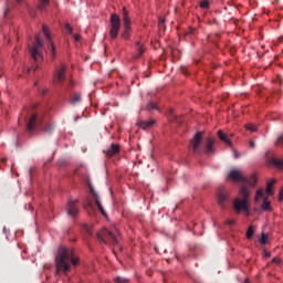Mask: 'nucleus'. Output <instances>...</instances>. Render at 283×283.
<instances>
[{
    "instance_id": "obj_29",
    "label": "nucleus",
    "mask_w": 283,
    "mask_h": 283,
    "mask_svg": "<svg viewBox=\"0 0 283 283\" xmlns=\"http://www.w3.org/2000/svg\"><path fill=\"white\" fill-rule=\"evenodd\" d=\"M115 283H129V280L117 276L115 277Z\"/></svg>"
},
{
    "instance_id": "obj_17",
    "label": "nucleus",
    "mask_w": 283,
    "mask_h": 283,
    "mask_svg": "<svg viewBox=\"0 0 283 283\" xmlns=\"http://www.w3.org/2000/svg\"><path fill=\"white\" fill-rule=\"evenodd\" d=\"M213 145H216V142L212 138H209L208 144L206 146L207 154H213Z\"/></svg>"
},
{
    "instance_id": "obj_36",
    "label": "nucleus",
    "mask_w": 283,
    "mask_h": 283,
    "mask_svg": "<svg viewBox=\"0 0 283 283\" xmlns=\"http://www.w3.org/2000/svg\"><path fill=\"white\" fill-rule=\"evenodd\" d=\"M249 145H250V147H255V142H253V140H250V143H249Z\"/></svg>"
},
{
    "instance_id": "obj_14",
    "label": "nucleus",
    "mask_w": 283,
    "mask_h": 283,
    "mask_svg": "<svg viewBox=\"0 0 283 283\" xmlns=\"http://www.w3.org/2000/svg\"><path fill=\"white\" fill-rule=\"evenodd\" d=\"M120 151V147L116 144H113L107 150L106 156H116Z\"/></svg>"
},
{
    "instance_id": "obj_10",
    "label": "nucleus",
    "mask_w": 283,
    "mask_h": 283,
    "mask_svg": "<svg viewBox=\"0 0 283 283\" xmlns=\"http://www.w3.org/2000/svg\"><path fill=\"white\" fill-rule=\"evenodd\" d=\"M43 32L49 41V50L51 52V56L52 59H56V46H54V42H52V35H50V30L48 29V27H43Z\"/></svg>"
},
{
    "instance_id": "obj_35",
    "label": "nucleus",
    "mask_w": 283,
    "mask_h": 283,
    "mask_svg": "<svg viewBox=\"0 0 283 283\" xmlns=\"http://www.w3.org/2000/svg\"><path fill=\"white\" fill-rule=\"evenodd\" d=\"M74 39H75V41H81V35L80 34H75Z\"/></svg>"
},
{
    "instance_id": "obj_38",
    "label": "nucleus",
    "mask_w": 283,
    "mask_h": 283,
    "mask_svg": "<svg viewBox=\"0 0 283 283\" xmlns=\"http://www.w3.org/2000/svg\"><path fill=\"white\" fill-rule=\"evenodd\" d=\"M264 258H271V252H264Z\"/></svg>"
},
{
    "instance_id": "obj_27",
    "label": "nucleus",
    "mask_w": 283,
    "mask_h": 283,
    "mask_svg": "<svg viewBox=\"0 0 283 283\" xmlns=\"http://www.w3.org/2000/svg\"><path fill=\"white\" fill-rule=\"evenodd\" d=\"M253 233H254L253 226H250L248 231H247L248 240H251V238H253Z\"/></svg>"
},
{
    "instance_id": "obj_42",
    "label": "nucleus",
    "mask_w": 283,
    "mask_h": 283,
    "mask_svg": "<svg viewBox=\"0 0 283 283\" xmlns=\"http://www.w3.org/2000/svg\"><path fill=\"white\" fill-rule=\"evenodd\" d=\"M244 283H249V280H245V282Z\"/></svg>"
},
{
    "instance_id": "obj_30",
    "label": "nucleus",
    "mask_w": 283,
    "mask_h": 283,
    "mask_svg": "<svg viewBox=\"0 0 283 283\" xmlns=\"http://www.w3.org/2000/svg\"><path fill=\"white\" fill-rule=\"evenodd\" d=\"M65 30L69 31V34H74V28L70 23H65Z\"/></svg>"
},
{
    "instance_id": "obj_1",
    "label": "nucleus",
    "mask_w": 283,
    "mask_h": 283,
    "mask_svg": "<svg viewBox=\"0 0 283 283\" xmlns=\"http://www.w3.org/2000/svg\"><path fill=\"white\" fill-rule=\"evenodd\" d=\"M70 262L74 266L78 264V258L74 256V250L60 247L57 250V254L55 255V269L56 275H61V273H67L70 271Z\"/></svg>"
},
{
    "instance_id": "obj_32",
    "label": "nucleus",
    "mask_w": 283,
    "mask_h": 283,
    "mask_svg": "<svg viewBox=\"0 0 283 283\" xmlns=\"http://www.w3.org/2000/svg\"><path fill=\"white\" fill-rule=\"evenodd\" d=\"M279 200H280V202H282V200H283V187L280 189Z\"/></svg>"
},
{
    "instance_id": "obj_26",
    "label": "nucleus",
    "mask_w": 283,
    "mask_h": 283,
    "mask_svg": "<svg viewBox=\"0 0 283 283\" xmlns=\"http://www.w3.org/2000/svg\"><path fill=\"white\" fill-rule=\"evenodd\" d=\"M245 129H248L249 132H258V126L253 124H245Z\"/></svg>"
},
{
    "instance_id": "obj_18",
    "label": "nucleus",
    "mask_w": 283,
    "mask_h": 283,
    "mask_svg": "<svg viewBox=\"0 0 283 283\" xmlns=\"http://www.w3.org/2000/svg\"><path fill=\"white\" fill-rule=\"evenodd\" d=\"M136 50H137V59H140V55L145 52V48L140 42H136Z\"/></svg>"
},
{
    "instance_id": "obj_33",
    "label": "nucleus",
    "mask_w": 283,
    "mask_h": 283,
    "mask_svg": "<svg viewBox=\"0 0 283 283\" xmlns=\"http://www.w3.org/2000/svg\"><path fill=\"white\" fill-rule=\"evenodd\" d=\"M164 24H165V18H160V19H159L158 27H159V28H163Z\"/></svg>"
},
{
    "instance_id": "obj_31",
    "label": "nucleus",
    "mask_w": 283,
    "mask_h": 283,
    "mask_svg": "<svg viewBox=\"0 0 283 283\" xmlns=\"http://www.w3.org/2000/svg\"><path fill=\"white\" fill-rule=\"evenodd\" d=\"M200 8H209V1L208 0H203L200 2Z\"/></svg>"
},
{
    "instance_id": "obj_23",
    "label": "nucleus",
    "mask_w": 283,
    "mask_h": 283,
    "mask_svg": "<svg viewBox=\"0 0 283 283\" xmlns=\"http://www.w3.org/2000/svg\"><path fill=\"white\" fill-rule=\"evenodd\" d=\"M49 3H50V0H39V8L41 10H45V8H48Z\"/></svg>"
},
{
    "instance_id": "obj_20",
    "label": "nucleus",
    "mask_w": 283,
    "mask_h": 283,
    "mask_svg": "<svg viewBox=\"0 0 283 283\" xmlns=\"http://www.w3.org/2000/svg\"><path fill=\"white\" fill-rule=\"evenodd\" d=\"M273 185H275V180L272 179L268 182V186H266V193L268 196H273Z\"/></svg>"
},
{
    "instance_id": "obj_15",
    "label": "nucleus",
    "mask_w": 283,
    "mask_h": 283,
    "mask_svg": "<svg viewBox=\"0 0 283 283\" xmlns=\"http://www.w3.org/2000/svg\"><path fill=\"white\" fill-rule=\"evenodd\" d=\"M34 127H36V115H33V116L30 118V120H29V123H28V126H27L28 132H33V130H34Z\"/></svg>"
},
{
    "instance_id": "obj_41",
    "label": "nucleus",
    "mask_w": 283,
    "mask_h": 283,
    "mask_svg": "<svg viewBox=\"0 0 283 283\" xmlns=\"http://www.w3.org/2000/svg\"><path fill=\"white\" fill-rule=\"evenodd\" d=\"M8 12H10V10L7 9L6 12H4V14H8Z\"/></svg>"
},
{
    "instance_id": "obj_11",
    "label": "nucleus",
    "mask_w": 283,
    "mask_h": 283,
    "mask_svg": "<svg viewBox=\"0 0 283 283\" xmlns=\"http://www.w3.org/2000/svg\"><path fill=\"white\" fill-rule=\"evenodd\" d=\"M67 70V66L65 64H62L55 70V81L59 83H62V81L65 80V72Z\"/></svg>"
},
{
    "instance_id": "obj_21",
    "label": "nucleus",
    "mask_w": 283,
    "mask_h": 283,
    "mask_svg": "<svg viewBox=\"0 0 283 283\" xmlns=\"http://www.w3.org/2000/svg\"><path fill=\"white\" fill-rule=\"evenodd\" d=\"M95 202H96L101 213H103V216H107V213L105 212V209L101 205V200L98 199V195H95Z\"/></svg>"
},
{
    "instance_id": "obj_28",
    "label": "nucleus",
    "mask_w": 283,
    "mask_h": 283,
    "mask_svg": "<svg viewBox=\"0 0 283 283\" xmlns=\"http://www.w3.org/2000/svg\"><path fill=\"white\" fill-rule=\"evenodd\" d=\"M147 109L151 111V109H158V105L154 102H150L147 104Z\"/></svg>"
},
{
    "instance_id": "obj_13",
    "label": "nucleus",
    "mask_w": 283,
    "mask_h": 283,
    "mask_svg": "<svg viewBox=\"0 0 283 283\" xmlns=\"http://www.w3.org/2000/svg\"><path fill=\"white\" fill-rule=\"evenodd\" d=\"M218 136H219L220 140L226 143V145H229V147H233V143H231V139H229V135H227V133H224L222 130H218Z\"/></svg>"
},
{
    "instance_id": "obj_25",
    "label": "nucleus",
    "mask_w": 283,
    "mask_h": 283,
    "mask_svg": "<svg viewBox=\"0 0 283 283\" xmlns=\"http://www.w3.org/2000/svg\"><path fill=\"white\" fill-rule=\"evenodd\" d=\"M71 103L73 105H76V103H81V94H75L73 98L71 99Z\"/></svg>"
},
{
    "instance_id": "obj_43",
    "label": "nucleus",
    "mask_w": 283,
    "mask_h": 283,
    "mask_svg": "<svg viewBox=\"0 0 283 283\" xmlns=\"http://www.w3.org/2000/svg\"><path fill=\"white\" fill-rule=\"evenodd\" d=\"M230 137H233V134H230Z\"/></svg>"
},
{
    "instance_id": "obj_5",
    "label": "nucleus",
    "mask_w": 283,
    "mask_h": 283,
    "mask_svg": "<svg viewBox=\"0 0 283 283\" xmlns=\"http://www.w3.org/2000/svg\"><path fill=\"white\" fill-rule=\"evenodd\" d=\"M44 42L41 35H35V44L31 49V56L34 61H41L43 59Z\"/></svg>"
},
{
    "instance_id": "obj_19",
    "label": "nucleus",
    "mask_w": 283,
    "mask_h": 283,
    "mask_svg": "<svg viewBox=\"0 0 283 283\" xmlns=\"http://www.w3.org/2000/svg\"><path fill=\"white\" fill-rule=\"evenodd\" d=\"M271 163L276 169H283V159L273 158Z\"/></svg>"
},
{
    "instance_id": "obj_16",
    "label": "nucleus",
    "mask_w": 283,
    "mask_h": 283,
    "mask_svg": "<svg viewBox=\"0 0 283 283\" xmlns=\"http://www.w3.org/2000/svg\"><path fill=\"white\" fill-rule=\"evenodd\" d=\"M153 125H156V120H154V119H150L148 122H140L139 123V127L142 129H149V127H151Z\"/></svg>"
},
{
    "instance_id": "obj_12",
    "label": "nucleus",
    "mask_w": 283,
    "mask_h": 283,
    "mask_svg": "<svg viewBox=\"0 0 283 283\" xmlns=\"http://www.w3.org/2000/svg\"><path fill=\"white\" fill-rule=\"evenodd\" d=\"M67 214L71 216V218H75V216H78V207H76V200H70L67 203Z\"/></svg>"
},
{
    "instance_id": "obj_40",
    "label": "nucleus",
    "mask_w": 283,
    "mask_h": 283,
    "mask_svg": "<svg viewBox=\"0 0 283 283\" xmlns=\"http://www.w3.org/2000/svg\"><path fill=\"white\" fill-rule=\"evenodd\" d=\"M17 1V3H22L23 2V0H15Z\"/></svg>"
},
{
    "instance_id": "obj_4",
    "label": "nucleus",
    "mask_w": 283,
    "mask_h": 283,
    "mask_svg": "<svg viewBox=\"0 0 283 283\" xmlns=\"http://www.w3.org/2000/svg\"><path fill=\"white\" fill-rule=\"evenodd\" d=\"M263 199V202L261 205V209L254 208V211L256 213H260V211H273V208L271 207V201H269V198L264 197V189H259L254 197L255 205H260V200Z\"/></svg>"
},
{
    "instance_id": "obj_24",
    "label": "nucleus",
    "mask_w": 283,
    "mask_h": 283,
    "mask_svg": "<svg viewBox=\"0 0 283 283\" xmlns=\"http://www.w3.org/2000/svg\"><path fill=\"white\" fill-rule=\"evenodd\" d=\"M260 244H266L269 242V235L265 233L261 234V238L259 239Z\"/></svg>"
},
{
    "instance_id": "obj_9",
    "label": "nucleus",
    "mask_w": 283,
    "mask_h": 283,
    "mask_svg": "<svg viewBox=\"0 0 283 283\" xmlns=\"http://www.w3.org/2000/svg\"><path fill=\"white\" fill-rule=\"evenodd\" d=\"M190 147L195 154H200V149H202V133L195 134L190 140Z\"/></svg>"
},
{
    "instance_id": "obj_6",
    "label": "nucleus",
    "mask_w": 283,
    "mask_h": 283,
    "mask_svg": "<svg viewBox=\"0 0 283 283\" xmlns=\"http://www.w3.org/2000/svg\"><path fill=\"white\" fill-rule=\"evenodd\" d=\"M118 230L114 229L113 231H109L107 229L101 230L97 233V238L98 240H102V242H104V244H107V238H109V240H112L113 244H118Z\"/></svg>"
},
{
    "instance_id": "obj_34",
    "label": "nucleus",
    "mask_w": 283,
    "mask_h": 283,
    "mask_svg": "<svg viewBox=\"0 0 283 283\" xmlns=\"http://www.w3.org/2000/svg\"><path fill=\"white\" fill-rule=\"evenodd\" d=\"M272 262H273L274 264H280V263H281L280 259H277V258L272 259Z\"/></svg>"
},
{
    "instance_id": "obj_8",
    "label": "nucleus",
    "mask_w": 283,
    "mask_h": 283,
    "mask_svg": "<svg viewBox=\"0 0 283 283\" xmlns=\"http://www.w3.org/2000/svg\"><path fill=\"white\" fill-rule=\"evenodd\" d=\"M123 19H124V32H123V39H129L132 34V20L129 19V12H127V8H123Z\"/></svg>"
},
{
    "instance_id": "obj_3",
    "label": "nucleus",
    "mask_w": 283,
    "mask_h": 283,
    "mask_svg": "<svg viewBox=\"0 0 283 283\" xmlns=\"http://www.w3.org/2000/svg\"><path fill=\"white\" fill-rule=\"evenodd\" d=\"M229 180H233V182H245V185H250V187H255L258 185V176L252 175L249 179L245 178L244 174H242L239 169L230 170L228 175Z\"/></svg>"
},
{
    "instance_id": "obj_2",
    "label": "nucleus",
    "mask_w": 283,
    "mask_h": 283,
    "mask_svg": "<svg viewBox=\"0 0 283 283\" xmlns=\"http://www.w3.org/2000/svg\"><path fill=\"white\" fill-rule=\"evenodd\" d=\"M239 193L241 198H235L233 201L235 213L244 211L247 216H251V209L249 208V198H251V192L247 187L242 186Z\"/></svg>"
},
{
    "instance_id": "obj_37",
    "label": "nucleus",
    "mask_w": 283,
    "mask_h": 283,
    "mask_svg": "<svg viewBox=\"0 0 283 283\" xmlns=\"http://www.w3.org/2000/svg\"><path fill=\"white\" fill-rule=\"evenodd\" d=\"M234 158H240V153H238V150H234Z\"/></svg>"
},
{
    "instance_id": "obj_22",
    "label": "nucleus",
    "mask_w": 283,
    "mask_h": 283,
    "mask_svg": "<svg viewBox=\"0 0 283 283\" xmlns=\"http://www.w3.org/2000/svg\"><path fill=\"white\" fill-rule=\"evenodd\" d=\"M227 198H229V195L227 193H220L219 198H218V202L219 205L222 207V205H224V202L227 201Z\"/></svg>"
},
{
    "instance_id": "obj_7",
    "label": "nucleus",
    "mask_w": 283,
    "mask_h": 283,
    "mask_svg": "<svg viewBox=\"0 0 283 283\" xmlns=\"http://www.w3.org/2000/svg\"><path fill=\"white\" fill-rule=\"evenodd\" d=\"M111 22V30L109 36L111 39H116L118 36V32H120V18L118 14L113 13L109 19Z\"/></svg>"
},
{
    "instance_id": "obj_39",
    "label": "nucleus",
    "mask_w": 283,
    "mask_h": 283,
    "mask_svg": "<svg viewBox=\"0 0 283 283\" xmlns=\"http://www.w3.org/2000/svg\"><path fill=\"white\" fill-rule=\"evenodd\" d=\"M229 224H235V220H228Z\"/></svg>"
}]
</instances>
